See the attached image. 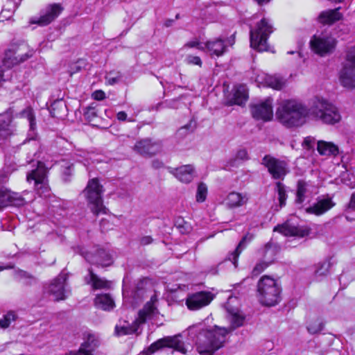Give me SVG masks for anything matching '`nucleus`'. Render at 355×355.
Here are the masks:
<instances>
[{
  "label": "nucleus",
  "mask_w": 355,
  "mask_h": 355,
  "mask_svg": "<svg viewBox=\"0 0 355 355\" xmlns=\"http://www.w3.org/2000/svg\"><path fill=\"white\" fill-rule=\"evenodd\" d=\"M228 331L225 328L214 326L211 329H205L201 324L190 327L189 335L196 345L201 355H212L225 343Z\"/></svg>",
  "instance_id": "obj_1"
},
{
  "label": "nucleus",
  "mask_w": 355,
  "mask_h": 355,
  "mask_svg": "<svg viewBox=\"0 0 355 355\" xmlns=\"http://www.w3.org/2000/svg\"><path fill=\"white\" fill-rule=\"evenodd\" d=\"M309 114V107L295 99L282 101L276 111L277 119L286 128L302 126Z\"/></svg>",
  "instance_id": "obj_2"
},
{
  "label": "nucleus",
  "mask_w": 355,
  "mask_h": 355,
  "mask_svg": "<svg viewBox=\"0 0 355 355\" xmlns=\"http://www.w3.org/2000/svg\"><path fill=\"white\" fill-rule=\"evenodd\" d=\"M309 115L315 120L329 125H334L341 120L338 108L327 100L318 96L311 101Z\"/></svg>",
  "instance_id": "obj_3"
},
{
  "label": "nucleus",
  "mask_w": 355,
  "mask_h": 355,
  "mask_svg": "<svg viewBox=\"0 0 355 355\" xmlns=\"http://www.w3.org/2000/svg\"><path fill=\"white\" fill-rule=\"evenodd\" d=\"M274 30L271 20L263 17L254 27H250V46L259 52L267 51L268 50V40Z\"/></svg>",
  "instance_id": "obj_4"
},
{
  "label": "nucleus",
  "mask_w": 355,
  "mask_h": 355,
  "mask_svg": "<svg viewBox=\"0 0 355 355\" xmlns=\"http://www.w3.org/2000/svg\"><path fill=\"white\" fill-rule=\"evenodd\" d=\"M281 291L277 281L269 276H263L258 282V297L263 305L272 306L278 304L281 300Z\"/></svg>",
  "instance_id": "obj_5"
},
{
  "label": "nucleus",
  "mask_w": 355,
  "mask_h": 355,
  "mask_svg": "<svg viewBox=\"0 0 355 355\" xmlns=\"http://www.w3.org/2000/svg\"><path fill=\"white\" fill-rule=\"evenodd\" d=\"M157 302V297L155 294L150 297V300L148 302L144 308L139 311L138 313V318L130 325H123L121 327H115V334L120 336L124 335H129L136 333L138 330L140 324L145 323L148 320L152 318L158 313V310L155 306V303Z\"/></svg>",
  "instance_id": "obj_6"
},
{
  "label": "nucleus",
  "mask_w": 355,
  "mask_h": 355,
  "mask_svg": "<svg viewBox=\"0 0 355 355\" xmlns=\"http://www.w3.org/2000/svg\"><path fill=\"white\" fill-rule=\"evenodd\" d=\"M103 186L99 184L97 178L89 180L87 187L83 191L92 211L98 215L106 214V207L103 204Z\"/></svg>",
  "instance_id": "obj_7"
},
{
  "label": "nucleus",
  "mask_w": 355,
  "mask_h": 355,
  "mask_svg": "<svg viewBox=\"0 0 355 355\" xmlns=\"http://www.w3.org/2000/svg\"><path fill=\"white\" fill-rule=\"evenodd\" d=\"M340 84L346 88H355V46L349 49L345 62L339 73Z\"/></svg>",
  "instance_id": "obj_8"
},
{
  "label": "nucleus",
  "mask_w": 355,
  "mask_h": 355,
  "mask_svg": "<svg viewBox=\"0 0 355 355\" xmlns=\"http://www.w3.org/2000/svg\"><path fill=\"white\" fill-rule=\"evenodd\" d=\"M7 180V175L4 173H0V209L8 205L21 207L31 200L26 199L18 193L11 192L5 188L3 184Z\"/></svg>",
  "instance_id": "obj_9"
},
{
  "label": "nucleus",
  "mask_w": 355,
  "mask_h": 355,
  "mask_svg": "<svg viewBox=\"0 0 355 355\" xmlns=\"http://www.w3.org/2000/svg\"><path fill=\"white\" fill-rule=\"evenodd\" d=\"M261 164L267 168L268 173L274 180H284L290 172L288 163L283 159H277L270 155H265Z\"/></svg>",
  "instance_id": "obj_10"
},
{
  "label": "nucleus",
  "mask_w": 355,
  "mask_h": 355,
  "mask_svg": "<svg viewBox=\"0 0 355 355\" xmlns=\"http://www.w3.org/2000/svg\"><path fill=\"white\" fill-rule=\"evenodd\" d=\"M311 50L320 56L332 53L336 46V40L329 35H314L310 40Z\"/></svg>",
  "instance_id": "obj_11"
},
{
  "label": "nucleus",
  "mask_w": 355,
  "mask_h": 355,
  "mask_svg": "<svg viewBox=\"0 0 355 355\" xmlns=\"http://www.w3.org/2000/svg\"><path fill=\"white\" fill-rule=\"evenodd\" d=\"M47 170L44 164L37 162V167L27 174V181L34 182L35 188L40 196H46L49 194V189L47 185Z\"/></svg>",
  "instance_id": "obj_12"
},
{
  "label": "nucleus",
  "mask_w": 355,
  "mask_h": 355,
  "mask_svg": "<svg viewBox=\"0 0 355 355\" xmlns=\"http://www.w3.org/2000/svg\"><path fill=\"white\" fill-rule=\"evenodd\" d=\"M74 250L92 264L105 267L112 263L111 255L103 248H95L91 251H85L83 248L78 246Z\"/></svg>",
  "instance_id": "obj_13"
},
{
  "label": "nucleus",
  "mask_w": 355,
  "mask_h": 355,
  "mask_svg": "<svg viewBox=\"0 0 355 355\" xmlns=\"http://www.w3.org/2000/svg\"><path fill=\"white\" fill-rule=\"evenodd\" d=\"M252 117L256 120L270 121L273 117L272 99L268 97L263 101L250 105Z\"/></svg>",
  "instance_id": "obj_14"
},
{
  "label": "nucleus",
  "mask_w": 355,
  "mask_h": 355,
  "mask_svg": "<svg viewBox=\"0 0 355 355\" xmlns=\"http://www.w3.org/2000/svg\"><path fill=\"white\" fill-rule=\"evenodd\" d=\"M63 8L60 3L49 4L41 11L40 17H33L31 24H38L40 26H47L54 21L62 12Z\"/></svg>",
  "instance_id": "obj_15"
},
{
  "label": "nucleus",
  "mask_w": 355,
  "mask_h": 355,
  "mask_svg": "<svg viewBox=\"0 0 355 355\" xmlns=\"http://www.w3.org/2000/svg\"><path fill=\"white\" fill-rule=\"evenodd\" d=\"M162 142L150 138L137 141L134 146V150L144 157H152L161 152Z\"/></svg>",
  "instance_id": "obj_16"
},
{
  "label": "nucleus",
  "mask_w": 355,
  "mask_h": 355,
  "mask_svg": "<svg viewBox=\"0 0 355 355\" xmlns=\"http://www.w3.org/2000/svg\"><path fill=\"white\" fill-rule=\"evenodd\" d=\"M23 115L27 118L30 127L29 131L28 132L27 139L24 141V144H26L27 141H28V143L32 141L31 147L33 148V150L31 152H29L27 155V162L31 163L33 162V157L35 155L37 150L38 148V144L35 141V138L37 137V134L35 132L36 122L32 110L28 109L25 110L23 113Z\"/></svg>",
  "instance_id": "obj_17"
},
{
  "label": "nucleus",
  "mask_w": 355,
  "mask_h": 355,
  "mask_svg": "<svg viewBox=\"0 0 355 355\" xmlns=\"http://www.w3.org/2000/svg\"><path fill=\"white\" fill-rule=\"evenodd\" d=\"M165 347L173 348L182 354H185L187 352L183 346V343L178 336H168L159 339L152 343L147 349V352L150 354Z\"/></svg>",
  "instance_id": "obj_18"
},
{
  "label": "nucleus",
  "mask_w": 355,
  "mask_h": 355,
  "mask_svg": "<svg viewBox=\"0 0 355 355\" xmlns=\"http://www.w3.org/2000/svg\"><path fill=\"white\" fill-rule=\"evenodd\" d=\"M83 340L78 350L70 351L67 355H93V352L99 345L98 336L90 331H87L83 334Z\"/></svg>",
  "instance_id": "obj_19"
},
{
  "label": "nucleus",
  "mask_w": 355,
  "mask_h": 355,
  "mask_svg": "<svg viewBox=\"0 0 355 355\" xmlns=\"http://www.w3.org/2000/svg\"><path fill=\"white\" fill-rule=\"evenodd\" d=\"M67 275L61 273L53 282L44 288L45 291L52 295L55 300H63L67 297L65 284Z\"/></svg>",
  "instance_id": "obj_20"
},
{
  "label": "nucleus",
  "mask_w": 355,
  "mask_h": 355,
  "mask_svg": "<svg viewBox=\"0 0 355 355\" xmlns=\"http://www.w3.org/2000/svg\"><path fill=\"white\" fill-rule=\"evenodd\" d=\"M213 299L210 292L200 291L188 295L186 305L190 310H198L208 305Z\"/></svg>",
  "instance_id": "obj_21"
},
{
  "label": "nucleus",
  "mask_w": 355,
  "mask_h": 355,
  "mask_svg": "<svg viewBox=\"0 0 355 355\" xmlns=\"http://www.w3.org/2000/svg\"><path fill=\"white\" fill-rule=\"evenodd\" d=\"M274 231L279 232L286 236H297L300 238L306 236L310 233V229L308 227L296 226L289 221L275 227Z\"/></svg>",
  "instance_id": "obj_22"
},
{
  "label": "nucleus",
  "mask_w": 355,
  "mask_h": 355,
  "mask_svg": "<svg viewBox=\"0 0 355 355\" xmlns=\"http://www.w3.org/2000/svg\"><path fill=\"white\" fill-rule=\"evenodd\" d=\"M26 45H22L17 49H9L6 52L3 60L4 64L10 67V66L23 62L32 56V52L23 53L22 49H26Z\"/></svg>",
  "instance_id": "obj_23"
},
{
  "label": "nucleus",
  "mask_w": 355,
  "mask_h": 355,
  "mask_svg": "<svg viewBox=\"0 0 355 355\" xmlns=\"http://www.w3.org/2000/svg\"><path fill=\"white\" fill-rule=\"evenodd\" d=\"M335 203L329 196L319 197L316 202L306 209L309 214L320 216L334 207Z\"/></svg>",
  "instance_id": "obj_24"
},
{
  "label": "nucleus",
  "mask_w": 355,
  "mask_h": 355,
  "mask_svg": "<svg viewBox=\"0 0 355 355\" xmlns=\"http://www.w3.org/2000/svg\"><path fill=\"white\" fill-rule=\"evenodd\" d=\"M169 173L183 183L191 182L195 176V169L193 165H183L178 168L168 167Z\"/></svg>",
  "instance_id": "obj_25"
},
{
  "label": "nucleus",
  "mask_w": 355,
  "mask_h": 355,
  "mask_svg": "<svg viewBox=\"0 0 355 355\" xmlns=\"http://www.w3.org/2000/svg\"><path fill=\"white\" fill-rule=\"evenodd\" d=\"M248 200L249 196L246 193L232 191L227 195L225 202L229 208L233 209L245 205Z\"/></svg>",
  "instance_id": "obj_26"
},
{
  "label": "nucleus",
  "mask_w": 355,
  "mask_h": 355,
  "mask_svg": "<svg viewBox=\"0 0 355 355\" xmlns=\"http://www.w3.org/2000/svg\"><path fill=\"white\" fill-rule=\"evenodd\" d=\"M340 7L322 11L318 17V21L324 25H331L335 22L340 20L343 17L342 13L339 12Z\"/></svg>",
  "instance_id": "obj_27"
},
{
  "label": "nucleus",
  "mask_w": 355,
  "mask_h": 355,
  "mask_svg": "<svg viewBox=\"0 0 355 355\" xmlns=\"http://www.w3.org/2000/svg\"><path fill=\"white\" fill-rule=\"evenodd\" d=\"M205 47L211 54L216 56L222 55L226 50L225 41L220 37L208 40L205 42Z\"/></svg>",
  "instance_id": "obj_28"
},
{
  "label": "nucleus",
  "mask_w": 355,
  "mask_h": 355,
  "mask_svg": "<svg viewBox=\"0 0 355 355\" xmlns=\"http://www.w3.org/2000/svg\"><path fill=\"white\" fill-rule=\"evenodd\" d=\"M317 150L320 155L336 156L339 154V148L332 142L322 140L317 142Z\"/></svg>",
  "instance_id": "obj_29"
},
{
  "label": "nucleus",
  "mask_w": 355,
  "mask_h": 355,
  "mask_svg": "<svg viewBox=\"0 0 355 355\" xmlns=\"http://www.w3.org/2000/svg\"><path fill=\"white\" fill-rule=\"evenodd\" d=\"M51 115L58 119H64L67 114V107L62 99L54 101L49 108Z\"/></svg>",
  "instance_id": "obj_30"
},
{
  "label": "nucleus",
  "mask_w": 355,
  "mask_h": 355,
  "mask_svg": "<svg viewBox=\"0 0 355 355\" xmlns=\"http://www.w3.org/2000/svg\"><path fill=\"white\" fill-rule=\"evenodd\" d=\"M248 98V89L244 85L236 86L233 90L232 101L234 104L242 105Z\"/></svg>",
  "instance_id": "obj_31"
},
{
  "label": "nucleus",
  "mask_w": 355,
  "mask_h": 355,
  "mask_svg": "<svg viewBox=\"0 0 355 355\" xmlns=\"http://www.w3.org/2000/svg\"><path fill=\"white\" fill-rule=\"evenodd\" d=\"M332 258H328L316 265L315 270V279L316 281H321L329 274V269L333 265L331 261Z\"/></svg>",
  "instance_id": "obj_32"
},
{
  "label": "nucleus",
  "mask_w": 355,
  "mask_h": 355,
  "mask_svg": "<svg viewBox=\"0 0 355 355\" xmlns=\"http://www.w3.org/2000/svg\"><path fill=\"white\" fill-rule=\"evenodd\" d=\"M94 302L96 307L105 311H110L114 306V300L109 294L97 295Z\"/></svg>",
  "instance_id": "obj_33"
},
{
  "label": "nucleus",
  "mask_w": 355,
  "mask_h": 355,
  "mask_svg": "<svg viewBox=\"0 0 355 355\" xmlns=\"http://www.w3.org/2000/svg\"><path fill=\"white\" fill-rule=\"evenodd\" d=\"M12 116L10 113L0 114V140L6 139L11 134L10 124Z\"/></svg>",
  "instance_id": "obj_34"
},
{
  "label": "nucleus",
  "mask_w": 355,
  "mask_h": 355,
  "mask_svg": "<svg viewBox=\"0 0 355 355\" xmlns=\"http://www.w3.org/2000/svg\"><path fill=\"white\" fill-rule=\"evenodd\" d=\"M88 271L89 278L86 277L85 279L88 284H92L94 288L98 289L110 287V282L98 277L96 274L94 273L92 268H89Z\"/></svg>",
  "instance_id": "obj_35"
},
{
  "label": "nucleus",
  "mask_w": 355,
  "mask_h": 355,
  "mask_svg": "<svg viewBox=\"0 0 355 355\" xmlns=\"http://www.w3.org/2000/svg\"><path fill=\"white\" fill-rule=\"evenodd\" d=\"M279 251V246L278 244L269 242L265 245L263 259L271 264Z\"/></svg>",
  "instance_id": "obj_36"
},
{
  "label": "nucleus",
  "mask_w": 355,
  "mask_h": 355,
  "mask_svg": "<svg viewBox=\"0 0 355 355\" xmlns=\"http://www.w3.org/2000/svg\"><path fill=\"white\" fill-rule=\"evenodd\" d=\"M246 245V236H244L238 244L236 248L225 259V262L230 261L234 265V268L237 267V260L241 252Z\"/></svg>",
  "instance_id": "obj_37"
},
{
  "label": "nucleus",
  "mask_w": 355,
  "mask_h": 355,
  "mask_svg": "<svg viewBox=\"0 0 355 355\" xmlns=\"http://www.w3.org/2000/svg\"><path fill=\"white\" fill-rule=\"evenodd\" d=\"M74 171L73 164L69 162L63 160L61 164V177L64 182L71 180Z\"/></svg>",
  "instance_id": "obj_38"
},
{
  "label": "nucleus",
  "mask_w": 355,
  "mask_h": 355,
  "mask_svg": "<svg viewBox=\"0 0 355 355\" xmlns=\"http://www.w3.org/2000/svg\"><path fill=\"white\" fill-rule=\"evenodd\" d=\"M308 182L300 180L297 182L296 200L297 204H302L306 199V193L308 192Z\"/></svg>",
  "instance_id": "obj_39"
},
{
  "label": "nucleus",
  "mask_w": 355,
  "mask_h": 355,
  "mask_svg": "<svg viewBox=\"0 0 355 355\" xmlns=\"http://www.w3.org/2000/svg\"><path fill=\"white\" fill-rule=\"evenodd\" d=\"M146 284V281L145 279H140L137 282L135 291L132 292L134 302L138 303L142 300L144 294V287Z\"/></svg>",
  "instance_id": "obj_40"
},
{
  "label": "nucleus",
  "mask_w": 355,
  "mask_h": 355,
  "mask_svg": "<svg viewBox=\"0 0 355 355\" xmlns=\"http://www.w3.org/2000/svg\"><path fill=\"white\" fill-rule=\"evenodd\" d=\"M196 121L191 119L190 121L184 125L180 128L177 132V135L179 137L184 138L187 135L193 132L196 128Z\"/></svg>",
  "instance_id": "obj_41"
},
{
  "label": "nucleus",
  "mask_w": 355,
  "mask_h": 355,
  "mask_svg": "<svg viewBox=\"0 0 355 355\" xmlns=\"http://www.w3.org/2000/svg\"><path fill=\"white\" fill-rule=\"evenodd\" d=\"M230 320L232 325V330L241 327L245 321V316L239 311L230 312Z\"/></svg>",
  "instance_id": "obj_42"
},
{
  "label": "nucleus",
  "mask_w": 355,
  "mask_h": 355,
  "mask_svg": "<svg viewBox=\"0 0 355 355\" xmlns=\"http://www.w3.org/2000/svg\"><path fill=\"white\" fill-rule=\"evenodd\" d=\"M266 81L269 87L277 90L282 89L285 85L284 80L279 76H268Z\"/></svg>",
  "instance_id": "obj_43"
},
{
  "label": "nucleus",
  "mask_w": 355,
  "mask_h": 355,
  "mask_svg": "<svg viewBox=\"0 0 355 355\" xmlns=\"http://www.w3.org/2000/svg\"><path fill=\"white\" fill-rule=\"evenodd\" d=\"M276 191L278 194V200L279 202L280 207H283L286 205V201L287 199V194L284 184H283L281 182H277L275 184Z\"/></svg>",
  "instance_id": "obj_44"
},
{
  "label": "nucleus",
  "mask_w": 355,
  "mask_h": 355,
  "mask_svg": "<svg viewBox=\"0 0 355 355\" xmlns=\"http://www.w3.org/2000/svg\"><path fill=\"white\" fill-rule=\"evenodd\" d=\"M123 76L121 72L112 71L106 73L105 81L106 83L110 85H114L120 83L122 80Z\"/></svg>",
  "instance_id": "obj_45"
},
{
  "label": "nucleus",
  "mask_w": 355,
  "mask_h": 355,
  "mask_svg": "<svg viewBox=\"0 0 355 355\" xmlns=\"http://www.w3.org/2000/svg\"><path fill=\"white\" fill-rule=\"evenodd\" d=\"M17 318V314L10 311L6 314L3 315V318L0 320V327L2 329L8 328L12 321H15Z\"/></svg>",
  "instance_id": "obj_46"
},
{
  "label": "nucleus",
  "mask_w": 355,
  "mask_h": 355,
  "mask_svg": "<svg viewBox=\"0 0 355 355\" xmlns=\"http://www.w3.org/2000/svg\"><path fill=\"white\" fill-rule=\"evenodd\" d=\"M207 195V187L204 182L198 184L197 193H196V200L198 202H202L206 200Z\"/></svg>",
  "instance_id": "obj_47"
},
{
  "label": "nucleus",
  "mask_w": 355,
  "mask_h": 355,
  "mask_svg": "<svg viewBox=\"0 0 355 355\" xmlns=\"http://www.w3.org/2000/svg\"><path fill=\"white\" fill-rule=\"evenodd\" d=\"M245 159H248V153L245 150L241 149L239 150L236 155V157L230 161V166H237L241 161H243Z\"/></svg>",
  "instance_id": "obj_48"
},
{
  "label": "nucleus",
  "mask_w": 355,
  "mask_h": 355,
  "mask_svg": "<svg viewBox=\"0 0 355 355\" xmlns=\"http://www.w3.org/2000/svg\"><path fill=\"white\" fill-rule=\"evenodd\" d=\"M323 327L324 324L322 322L317 320L309 324L307 327V330L310 334H315L320 332L323 329Z\"/></svg>",
  "instance_id": "obj_49"
},
{
  "label": "nucleus",
  "mask_w": 355,
  "mask_h": 355,
  "mask_svg": "<svg viewBox=\"0 0 355 355\" xmlns=\"http://www.w3.org/2000/svg\"><path fill=\"white\" fill-rule=\"evenodd\" d=\"M270 263L268 262L266 259L263 261H261L258 262L255 266L254 267L252 274L254 276L259 275L261 272H262Z\"/></svg>",
  "instance_id": "obj_50"
},
{
  "label": "nucleus",
  "mask_w": 355,
  "mask_h": 355,
  "mask_svg": "<svg viewBox=\"0 0 355 355\" xmlns=\"http://www.w3.org/2000/svg\"><path fill=\"white\" fill-rule=\"evenodd\" d=\"M85 61L84 60H78V62L76 63H75L74 64H73L71 67V71H70L71 76L73 73L80 71L83 68L85 67Z\"/></svg>",
  "instance_id": "obj_51"
},
{
  "label": "nucleus",
  "mask_w": 355,
  "mask_h": 355,
  "mask_svg": "<svg viewBox=\"0 0 355 355\" xmlns=\"http://www.w3.org/2000/svg\"><path fill=\"white\" fill-rule=\"evenodd\" d=\"M176 225L182 233L189 232L191 230V227L189 225V224L182 218L178 219L176 221Z\"/></svg>",
  "instance_id": "obj_52"
},
{
  "label": "nucleus",
  "mask_w": 355,
  "mask_h": 355,
  "mask_svg": "<svg viewBox=\"0 0 355 355\" xmlns=\"http://www.w3.org/2000/svg\"><path fill=\"white\" fill-rule=\"evenodd\" d=\"M315 139L313 137L309 136L304 138L302 146L306 149H311L314 146Z\"/></svg>",
  "instance_id": "obj_53"
},
{
  "label": "nucleus",
  "mask_w": 355,
  "mask_h": 355,
  "mask_svg": "<svg viewBox=\"0 0 355 355\" xmlns=\"http://www.w3.org/2000/svg\"><path fill=\"white\" fill-rule=\"evenodd\" d=\"M186 60L190 64L202 65L201 59L198 56L189 55L187 57Z\"/></svg>",
  "instance_id": "obj_54"
},
{
  "label": "nucleus",
  "mask_w": 355,
  "mask_h": 355,
  "mask_svg": "<svg viewBox=\"0 0 355 355\" xmlns=\"http://www.w3.org/2000/svg\"><path fill=\"white\" fill-rule=\"evenodd\" d=\"M85 116L89 120H92L97 116V113L94 107H88L87 110L85 112Z\"/></svg>",
  "instance_id": "obj_55"
},
{
  "label": "nucleus",
  "mask_w": 355,
  "mask_h": 355,
  "mask_svg": "<svg viewBox=\"0 0 355 355\" xmlns=\"http://www.w3.org/2000/svg\"><path fill=\"white\" fill-rule=\"evenodd\" d=\"M16 275L21 279H30L31 280H34V278L32 275L22 270H17L16 272Z\"/></svg>",
  "instance_id": "obj_56"
},
{
  "label": "nucleus",
  "mask_w": 355,
  "mask_h": 355,
  "mask_svg": "<svg viewBox=\"0 0 355 355\" xmlns=\"http://www.w3.org/2000/svg\"><path fill=\"white\" fill-rule=\"evenodd\" d=\"M153 241V239L150 236H142L139 240L140 244L141 245H149V244L152 243Z\"/></svg>",
  "instance_id": "obj_57"
},
{
  "label": "nucleus",
  "mask_w": 355,
  "mask_h": 355,
  "mask_svg": "<svg viewBox=\"0 0 355 355\" xmlns=\"http://www.w3.org/2000/svg\"><path fill=\"white\" fill-rule=\"evenodd\" d=\"M94 98L96 100H103L105 98V95L103 91H96L93 94Z\"/></svg>",
  "instance_id": "obj_58"
},
{
  "label": "nucleus",
  "mask_w": 355,
  "mask_h": 355,
  "mask_svg": "<svg viewBox=\"0 0 355 355\" xmlns=\"http://www.w3.org/2000/svg\"><path fill=\"white\" fill-rule=\"evenodd\" d=\"M152 166L155 169H158L164 166V163L157 159H153L152 161Z\"/></svg>",
  "instance_id": "obj_59"
},
{
  "label": "nucleus",
  "mask_w": 355,
  "mask_h": 355,
  "mask_svg": "<svg viewBox=\"0 0 355 355\" xmlns=\"http://www.w3.org/2000/svg\"><path fill=\"white\" fill-rule=\"evenodd\" d=\"M200 42L198 41H191L184 44V47L193 48L197 47L199 49H202V47H200Z\"/></svg>",
  "instance_id": "obj_60"
},
{
  "label": "nucleus",
  "mask_w": 355,
  "mask_h": 355,
  "mask_svg": "<svg viewBox=\"0 0 355 355\" xmlns=\"http://www.w3.org/2000/svg\"><path fill=\"white\" fill-rule=\"evenodd\" d=\"M116 118L119 121H125L127 119V114L123 111H121L117 113Z\"/></svg>",
  "instance_id": "obj_61"
},
{
  "label": "nucleus",
  "mask_w": 355,
  "mask_h": 355,
  "mask_svg": "<svg viewBox=\"0 0 355 355\" xmlns=\"http://www.w3.org/2000/svg\"><path fill=\"white\" fill-rule=\"evenodd\" d=\"M348 207H349V209H351L355 211V193H353L351 196Z\"/></svg>",
  "instance_id": "obj_62"
},
{
  "label": "nucleus",
  "mask_w": 355,
  "mask_h": 355,
  "mask_svg": "<svg viewBox=\"0 0 355 355\" xmlns=\"http://www.w3.org/2000/svg\"><path fill=\"white\" fill-rule=\"evenodd\" d=\"M256 1L259 5H263L269 3L271 0H254Z\"/></svg>",
  "instance_id": "obj_63"
},
{
  "label": "nucleus",
  "mask_w": 355,
  "mask_h": 355,
  "mask_svg": "<svg viewBox=\"0 0 355 355\" xmlns=\"http://www.w3.org/2000/svg\"><path fill=\"white\" fill-rule=\"evenodd\" d=\"M173 21H174L173 19H166L164 22V26L166 27H169V26H172Z\"/></svg>",
  "instance_id": "obj_64"
}]
</instances>
